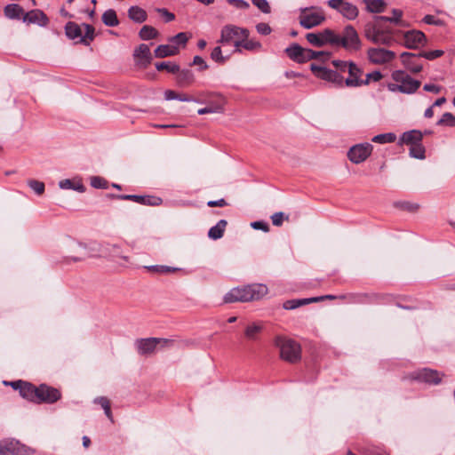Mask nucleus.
Wrapping results in <instances>:
<instances>
[{
  "mask_svg": "<svg viewBox=\"0 0 455 455\" xmlns=\"http://www.w3.org/2000/svg\"><path fill=\"white\" fill-rule=\"evenodd\" d=\"M0 445L4 446L5 451L12 455H28L32 451L30 448L14 439L2 440Z\"/></svg>",
  "mask_w": 455,
  "mask_h": 455,
  "instance_id": "nucleus-19",
  "label": "nucleus"
},
{
  "mask_svg": "<svg viewBox=\"0 0 455 455\" xmlns=\"http://www.w3.org/2000/svg\"><path fill=\"white\" fill-rule=\"evenodd\" d=\"M310 69L318 78L331 82L337 85H342L344 83L343 76H340L338 71L329 69L315 63L310 65Z\"/></svg>",
  "mask_w": 455,
  "mask_h": 455,
  "instance_id": "nucleus-13",
  "label": "nucleus"
},
{
  "mask_svg": "<svg viewBox=\"0 0 455 455\" xmlns=\"http://www.w3.org/2000/svg\"><path fill=\"white\" fill-rule=\"evenodd\" d=\"M102 22L108 27H116L119 24V20L116 16V12L108 9L102 14Z\"/></svg>",
  "mask_w": 455,
  "mask_h": 455,
  "instance_id": "nucleus-39",
  "label": "nucleus"
},
{
  "mask_svg": "<svg viewBox=\"0 0 455 455\" xmlns=\"http://www.w3.org/2000/svg\"><path fill=\"white\" fill-rule=\"evenodd\" d=\"M59 187L61 189H73L75 191L83 193L85 191V188L82 182L78 181L75 183L72 180L65 179L59 182Z\"/></svg>",
  "mask_w": 455,
  "mask_h": 455,
  "instance_id": "nucleus-36",
  "label": "nucleus"
},
{
  "mask_svg": "<svg viewBox=\"0 0 455 455\" xmlns=\"http://www.w3.org/2000/svg\"><path fill=\"white\" fill-rule=\"evenodd\" d=\"M267 287L262 283H253L230 290L224 296L226 303L247 302L257 300L267 295Z\"/></svg>",
  "mask_w": 455,
  "mask_h": 455,
  "instance_id": "nucleus-1",
  "label": "nucleus"
},
{
  "mask_svg": "<svg viewBox=\"0 0 455 455\" xmlns=\"http://www.w3.org/2000/svg\"><path fill=\"white\" fill-rule=\"evenodd\" d=\"M11 385L14 389H19L20 394L23 398L34 403H37L39 387H36L22 380L12 382Z\"/></svg>",
  "mask_w": 455,
  "mask_h": 455,
  "instance_id": "nucleus-16",
  "label": "nucleus"
},
{
  "mask_svg": "<svg viewBox=\"0 0 455 455\" xmlns=\"http://www.w3.org/2000/svg\"><path fill=\"white\" fill-rule=\"evenodd\" d=\"M442 376L443 374L437 371L423 368L421 370L411 372L410 374V379L420 382L437 385L441 382Z\"/></svg>",
  "mask_w": 455,
  "mask_h": 455,
  "instance_id": "nucleus-14",
  "label": "nucleus"
},
{
  "mask_svg": "<svg viewBox=\"0 0 455 455\" xmlns=\"http://www.w3.org/2000/svg\"><path fill=\"white\" fill-rule=\"evenodd\" d=\"M128 17L137 23H142L147 20L148 14L145 10L139 6H132L128 10Z\"/></svg>",
  "mask_w": 455,
  "mask_h": 455,
  "instance_id": "nucleus-33",
  "label": "nucleus"
},
{
  "mask_svg": "<svg viewBox=\"0 0 455 455\" xmlns=\"http://www.w3.org/2000/svg\"><path fill=\"white\" fill-rule=\"evenodd\" d=\"M443 54V51L442 50H434L429 52H421L419 53V57L425 58L427 60H432L441 57Z\"/></svg>",
  "mask_w": 455,
  "mask_h": 455,
  "instance_id": "nucleus-52",
  "label": "nucleus"
},
{
  "mask_svg": "<svg viewBox=\"0 0 455 455\" xmlns=\"http://www.w3.org/2000/svg\"><path fill=\"white\" fill-rule=\"evenodd\" d=\"M307 42L316 47H322L327 44L331 45L337 44L339 41V35L331 29H324L319 33H308L306 35Z\"/></svg>",
  "mask_w": 455,
  "mask_h": 455,
  "instance_id": "nucleus-9",
  "label": "nucleus"
},
{
  "mask_svg": "<svg viewBox=\"0 0 455 455\" xmlns=\"http://www.w3.org/2000/svg\"><path fill=\"white\" fill-rule=\"evenodd\" d=\"M261 331L262 326L260 324L251 323L245 328L244 336L250 340H257Z\"/></svg>",
  "mask_w": 455,
  "mask_h": 455,
  "instance_id": "nucleus-38",
  "label": "nucleus"
},
{
  "mask_svg": "<svg viewBox=\"0 0 455 455\" xmlns=\"http://www.w3.org/2000/svg\"><path fill=\"white\" fill-rule=\"evenodd\" d=\"M365 4V10L371 13H381L387 7L384 0H362Z\"/></svg>",
  "mask_w": 455,
  "mask_h": 455,
  "instance_id": "nucleus-30",
  "label": "nucleus"
},
{
  "mask_svg": "<svg viewBox=\"0 0 455 455\" xmlns=\"http://www.w3.org/2000/svg\"><path fill=\"white\" fill-rule=\"evenodd\" d=\"M392 14H393L392 17L377 16L376 20H377V21H389V22L398 24L403 16V12L399 9H393Z\"/></svg>",
  "mask_w": 455,
  "mask_h": 455,
  "instance_id": "nucleus-45",
  "label": "nucleus"
},
{
  "mask_svg": "<svg viewBox=\"0 0 455 455\" xmlns=\"http://www.w3.org/2000/svg\"><path fill=\"white\" fill-rule=\"evenodd\" d=\"M154 53L156 58L174 56L179 53V48L175 45L161 44L155 50Z\"/></svg>",
  "mask_w": 455,
  "mask_h": 455,
  "instance_id": "nucleus-31",
  "label": "nucleus"
},
{
  "mask_svg": "<svg viewBox=\"0 0 455 455\" xmlns=\"http://www.w3.org/2000/svg\"><path fill=\"white\" fill-rule=\"evenodd\" d=\"M72 249L75 252L74 255H70L68 258L72 259L73 261L82 260L86 256L85 247L80 243H72Z\"/></svg>",
  "mask_w": 455,
  "mask_h": 455,
  "instance_id": "nucleus-37",
  "label": "nucleus"
},
{
  "mask_svg": "<svg viewBox=\"0 0 455 455\" xmlns=\"http://www.w3.org/2000/svg\"><path fill=\"white\" fill-rule=\"evenodd\" d=\"M332 64L337 68V70L340 72H347L349 68L350 62L343 60H333Z\"/></svg>",
  "mask_w": 455,
  "mask_h": 455,
  "instance_id": "nucleus-58",
  "label": "nucleus"
},
{
  "mask_svg": "<svg viewBox=\"0 0 455 455\" xmlns=\"http://www.w3.org/2000/svg\"><path fill=\"white\" fill-rule=\"evenodd\" d=\"M373 146L371 143H360L351 147L347 152L348 159L354 164L364 162L371 154Z\"/></svg>",
  "mask_w": 455,
  "mask_h": 455,
  "instance_id": "nucleus-12",
  "label": "nucleus"
},
{
  "mask_svg": "<svg viewBox=\"0 0 455 455\" xmlns=\"http://www.w3.org/2000/svg\"><path fill=\"white\" fill-rule=\"evenodd\" d=\"M60 392L57 388L47 386L45 384H41L39 386L37 403H53L57 402L60 398Z\"/></svg>",
  "mask_w": 455,
  "mask_h": 455,
  "instance_id": "nucleus-18",
  "label": "nucleus"
},
{
  "mask_svg": "<svg viewBox=\"0 0 455 455\" xmlns=\"http://www.w3.org/2000/svg\"><path fill=\"white\" fill-rule=\"evenodd\" d=\"M336 45H342L349 51H356L360 48V39L353 26L347 25L345 27L343 35L342 36H339V41Z\"/></svg>",
  "mask_w": 455,
  "mask_h": 455,
  "instance_id": "nucleus-11",
  "label": "nucleus"
},
{
  "mask_svg": "<svg viewBox=\"0 0 455 455\" xmlns=\"http://www.w3.org/2000/svg\"><path fill=\"white\" fill-rule=\"evenodd\" d=\"M256 29H257L258 33L264 35V36L269 35L271 33L270 26L264 22L259 23L256 26Z\"/></svg>",
  "mask_w": 455,
  "mask_h": 455,
  "instance_id": "nucleus-59",
  "label": "nucleus"
},
{
  "mask_svg": "<svg viewBox=\"0 0 455 455\" xmlns=\"http://www.w3.org/2000/svg\"><path fill=\"white\" fill-rule=\"evenodd\" d=\"M410 156L416 159L425 158V148L421 143L411 145Z\"/></svg>",
  "mask_w": 455,
  "mask_h": 455,
  "instance_id": "nucleus-46",
  "label": "nucleus"
},
{
  "mask_svg": "<svg viewBox=\"0 0 455 455\" xmlns=\"http://www.w3.org/2000/svg\"><path fill=\"white\" fill-rule=\"evenodd\" d=\"M228 225L227 220H220L218 223L209 229L208 236L212 240L220 239L223 236L224 231Z\"/></svg>",
  "mask_w": 455,
  "mask_h": 455,
  "instance_id": "nucleus-34",
  "label": "nucleus"
},
{
  "mask_svg": "<svg viewBox=\"0 0 455 455\" xmlns=\"http://www.w3.org/2000/svg\"><path fill=\"white\" fill-rule=\"evenodd\" d=\"M133 56L135 59L140 60L143 66H147L151 62L152 56L149 46L145 44H140L134 51Z\"/></svg>",
  "mask_w": 455,
  "mask_h": 455,
  "instance_id": "nucleus-25",
  "label": "nucleus"
},
{
  "mask_svg": "<svg viewBox=\"0 0 455 455\" xmlns=\"http://www.w3.org/2000/svg\"><path fill=\"white\" fill-rule=\"evenodd\" d=\"M155 66L158 71L166 70L172 74H176L180 71V66L170 61L156 62Z\"/></svg>",
  "mask_w": 455,
  "mask_h": 455,
  "instance_id": "nucleus-42",
  "label": "nucleus"
},
{
  "mask_svg": "<svg viewBox=\"0 0 455 455\" xmlns=\"http://www.w3.org/2000/svg\"><path fill=\"white\" fill-rule=\"evenodd\" d=\"M251 3L263 13H270L271 7L267 0H251Z\"/></svg>",
  "mask_w": 455,
  "mask_h": 455,
  "instance_id": "nucleus-51",
  "label": "nucleus"
},
{
  "mask_svg": "<svg viewBox=\"0 0 455 455\" xmlns=\"http://www.w3.org/2000/svg\"><path fill=\"white\" fill-rule=\"evenodd\" d=\"M325 20V15L322 8L316 6L300 9L299 21L301 27L310 29L322 24Z\"/></svg>",
  "mask_w": 455,
  "mask_h": 455,
  "instance_id": "nucleus-5",
  "label": "nucleus"
},
{
  "mask_svg": "<svg viewBox=\"0 0 455 455\" xmlns=\"http://www.w3.org/2000/svg\"><path fill=\"white\" fill-rule=\"evenodd\" d=\"M419 55H415L411 52H403L401 59L403 65L412 73H419L422 70V65L417 62Z\"/></svg>",
  "mask_w": 455,
  "mask_h": 455,
  "instance_id": "nucleus-23",
  "label": "nucleus"
},
{
  "mask_svg": "<svg viewBox=\"0 0 455 455\" xmlns=\"http://www.w3.org/2000/svg\"><path fill=\"white\" fill-rule=\"evenodd\" d=\"M109 257L113 261L122 267H128L131 264L130 258L122 252L121 248L116 244H109L107 247Z\"/></svg>",
  "mask_w": 455,
  "mask_h": 455,
  "instance_id": "nucleus-21",
  "label": "nucleus"
},
{
  "mask_svg": "<svg viewBox=\"0 0 455 455\" xmlns=\"http://www.w3.org/2000/svg\"><path fill=\"white\" fill-rule=\"evenodd\" d=\"M174 340L161 338L139 339L135 341V347L138 353L141 355L153 354L157 347H170L173 346Z\"/></svg>",
  "mask_w": 455,
  "mask_h": 455,
  "instance_id": "nucleus-6",
  "label": "nucleus"
},
{
  "mask_svg": "<svg viewBox=\"0 0 455 455\" xmlns=\"http://www.w3.org/2000/svg\"><path fill=\"white\" fill-rule=\"evenodd\" d=\"M369 60L373 64H386L395 58V53L384 48H370L367 52Z\"/></svg>",
  "mask_w": 455,
  "mask_h": 455,
  "instance_id": "nucleus-15",
  "label": "nucleus"
},
{
  "mask_svg": "<svg viewBox=\"0 0 455 455\" xmlns=\"http://www.w3.org/2000/svg\"><path fill=\"white\" fill-rule=\"evenodd\" d=\"M250 32L247 28L237 27L235 25H225L220 30V38L218 41L222 44L233 43L236 48V42L249 37Z\"/></svg>",
  "mask_w": 455,
  "mask_h": 455,
  "instance_id": "nucleus-7",
  "label": "nucleus"
},
{
  "mask_svg": "<svg viewBox=\"0 0 455 455\" xmlns=\"http://www.w3.org/2000/svg\"><path fill=\"white\" fill-rule=\"evenodd\" d=\"M157 12L159 13H161L165 18V21L166 22H170V21H172V20H173L175 19L174 14L170 12H168L164 8H159V9H157Z\"/></svg>",
  "mask_w": 455,
  "mask_h": 455,
  "instance_id": "nucleus-64",
  "label": "nucleus"
},
{
  "mask_svg": "<svg viewBox=\"0 0 455 455\" xmlns=\"http://www.w3.org/2000/svg\"><path fill=\"white\" fill-rule=\"evenodd\" d=\"M91 186L95 188H107L108 182L101 177L93 176L91 178Z\"/></svg>",
  "mask_w": 455,
  "mask_h": 455,
  "instance_id": "nucleus-55",
  "label": "nucleus"
},
{
  "mask_svg": "<svg viewBox=\"0 0 455 455\" xmlns=\"http://www.w3.org/2000/svg\"><path fill=\"white\" fill-rule=\"evenodd\" d=\"M423 21L428 25L443 26L444 24L443 20L437 19L434 15L430 14L426 15L423 18Z\"/></svg>",
  "mask_w": 455,
  "mask_h": 455,
  "instance_id": "nucleus-57",
  "label": "nucleus"
},
{
  "mask_svg": "<svg viewBox=\"0 0 455 455\" xmlns=\"http://www.w3.org/2000/svg\"><path fill=\"white\" fill-rule=\"evenodd\" d=\"M4 15L12 20L20 19L24 15V10L19 4H7L4 9Z\"/></svg>",
  "mask_w": 455,
  "mask_h": 455,
  "instance_id": "nucleus-35",
  "label": "nucleus"
},
{
  "mask_svg": "<svg viewBox=\"0 0 455 455\" xmlns=\"http://www.w3.org/2000/svg\"><path fill=\"white\" fill-rule=\"evenodd\" d=\"M188 41L186 33L180 32L170 38V42L185 46Z\"/></svg>",
  "mask_w": 455,
  "mask_h": 455,
  "instance_id": "nucleus-54",
  "label": "nucleus"
},
{
  "mask_svg": "<svg viewBox=\"0 0 455 455\" xmlns=\"http://www.w3.org/2000/svg\"><path fill=\"white\" fill-rule=\"evenodd\" d=\"M393 42H394V38H393L392 30L388 28H385L381 25L374 43L384 44V45H390Z\"/></svg>",
  "mask_w": 455,
  "mask_h": 455,
  "instance_id": "nucleus-29",
  "label": "nucleus"
},
{
  "mask_svg": "<svg viewBox=\"0 0 455 455\" xmlns=\"http://www.w3.org/2000/svg\"><path fill=\"white\" fill-rule=\"evenodd\" d=\"M284 218L288 220V216H284V213L282 212H275L271 216V220L274 226L280 227L282 226Z\"/></svg>",
  "mask_w": 455,
  "mask_h": 455,
  "instance_id": "nucleus-56",
  "label": "nucleus"
},
{
  "mask_svg": "<svg viewBox=\"0 0 455 455\" xmlns=\"http://www.w3.org/2000/svg\"><path fill=\"white\" fill-rule=\"evenodd\" d=\"M211 58L215 61V62H218V63H224L226 62V60H228V57H224L222 55V51H221V48L220 46H216L212 53H211Z\"/></svg>",
  "mask_w": 455,
  "mask_h": 455,
  "instance_id": "nucleus-50",
  "label": "nucleus"
},
{
  "mask_svg": "<svg viewBox=\"0 0 455 455\" xmlns=\"http://www.w3.org/2000/svg\"><path fill=\"white\" fill-rule=\"evenodd\" d=\"M392 79L399 83L401 92L411 94L415 92L420 86V82L413 79L406 72L403 70H395L392 73Z\"/></svg>",
  "mask_w": 455,
  "mask_h": 455,
  "instance_id": "nucleus-10",
  "label": "nucleus"
},
{
  "mask_svg": "<svg viewBox=\"0 0 455 455\" xmlns=\"http://www.w3.org/2000/svg\"><path fill=\"white\" fill-rule=\"evenodd\" d=\"M228 4L235 5L237 9H247L249 4L244 0H226Z\"/></svg>",
  "mask_w": 455,
  "mask_h": 455,
  "instance_id": "nucleus-63",
  "label": "nucleus"
},
{
  "mask_svg": "<svg viewBox=\"0 0 455 455\" xmlns=\"http://www.w3.org/2000/svg\"><path fill=\"white\" fill-rule=\"evenodd\" d=\"M437 125L455 126V116L451 113L446 112L438 120Z\"/></svg>",
  "mask_w": 455,
  "mask_h": 455,
  "instance_id": "nucleus-48",
  "label": "nucleus"
},
{
  "mask_svg": "<svg viewBox=\"0 0 455 455\" xmlns=\"http://www.w3.org/2000/svg\"><path fill=\"white\" fill-rule=\"evenodd\" d=\"M287 56L297 63H305L311 60L328 59L329 53L316 52L301 47L298 44H292L285 49Z\"/></svg>",
  "mask_w": 455,
  "mask_h": 455,
  "instance_id": "nucleus-2",
  "label": "nucleus"
},
{
  "mask_svg": "<svg viewBox=\"0 0 455 455\" xmlns=\"http://www.w3.org/2000/svg\"><path fill=\"white\" fill-rule=\"evenodd\" d=\"M261 48V44L253 39H242L236 42V48H235L234 52H242V49H245L247 51H259Z\"/></svg>",
  "mask_w": 455,
  "mask_h": 455,
  "instance_id": "nucleus-27",
  "label": "nucleus"
},
{
  "mask_svg": "<svg viewBox=\"0 0 455 455\" xmlns=\"http://www.w3.org/2000/svg\"><path fill=\"white\" fill-rule=\"evenodd\" d=\"M426 36L419 30H411L404 34V44L407 48L417 49L426 44Z\"/></svg>",
  "mask_w": 455,
  "mask_h": 455,
  "instance_id": "nucleus-20",
  "label": "nucleus"
},
{
  "mask_svg": "<svg viewBox=\"0 0 455 455\" xmlns=\"http://www.w3.org/2000/svg\"><path fill=\"white\" fill-rule=\"evenodd\" d=\"M224 108L221 105H213L207 108H203L198 109L197 113L198 115H205V114H212V113H223Z\"/></svg>",
  "mask_w": 455,
  "mask_h": 455,
  "instance_id": "nucleus-49",
  "label": "nucleus"
},
{
  "mask_svg": "<svg viewBox=\"0 0 455 455\" xmlns=\"http://www.w3.org/2000/svg\"><path fill=\"white\" fill-rule=\"evenodd\" d=\"M275 344L280 349L282 359L289 363H296L300 360L301 347L295 340L283 337H276Z\"/></svg>",
  "mask_w": 455,
  "mask_h": 455,
  "instance_id": "nucleus-3",
  "label": "nucleus"
},
{
  "mask_svg": "<svg viewBox=\"0 0 455 455\" xmlns=\"http://www.w3.org/2000/svg\"><path fill=\"white\" fill-rule=\"evenodd\" d=\"M193 65L198 66L200 70H205L208 68V65L204 60L200 56H195L193 60Z\"/></svg>",
  "mask_w": 455,
  "mask_h": 455,
  "instance_id": "nucleus-62",
  "label": "nucleus"
},
{
  "mask_svg": "<svg viewBox=\"0 0 455 455\" xmlns=\"http://www.w3.org/2000/svg\"><path fill=\"white\" fill-rule=\"evenodd\" d=\"M349 76L345 80L348 87H358L368 84V81L362 79L363 70L354 62H350L349 68L347 71Z\"/></svg>",
  "mask_w": 455,
  "mask_h": 455,
  "instance_id": "nucleus-17",
  "label": "nucleus"
},
{
  "mask_svg": "<svg viewBox=\"0 0 455 455\" xmlns=\"http://www.w3.org/2000/svg\"><path fill=\"white\" fill-rule=\"evenodd\" d=\"M423 135L421 132L418 130H411L410 132H403L400 140L401 143H404L406 145H414L418 143H421Z\"/></svg>",
  "mask_w": 455,
  "mask_h": 455,
  "instance_id": "nucleus-28",
  "label": "nucleus"
},
{
  "mask_svg": "<svg viewBox=\"0 0 455 455\" xmlns=\"http://www.w3.org/2000/svg\"><path fill=\"white\" fill-rule=\"evenodd\" d=\"M323 297H313L308 299H290L283 303V308L292 310L301 306L322 300Z\"/></svg>",
  "mask_w": 455,
  "mask_h": 455,
  "instance_id": "nucleus-26",
  "label": "nucleus"
},
{
  "mask_svg": "<svg viewBox=\"0 0 455 455\" xmlns=\"http://www.w3.org/2000/svg\"><path fill=\"white\" fill-rule=\"evenodd\" d=\"M147 268L149 271L158 272V273H163V274H168V273L175 272L177 270V268H175V267H167V266H159V265L149 266V267H147Z\"/></svg>",
  "mask_w": 455,
  "mask_h": 455,
  "instance_id": "nucleus-53",
  "label": "nucleus"
},
{
  "mask_svg": "<svg viewBox=\"0 0 455 455\" xmlns=\"http://www.w3.org/2000/svg\"><path fill=\"white\" fill-rule=\"evenodd\" d=\"M327 4L348 20H354L359 15L357 6L347 0H328Z\"/></svg>",
  "mask_w": 455,
  "mask_h": 455,
  "instance_id": "nucleus-8",
  "label": "nucleus"
},
{
  "mask_svg": "<svg viewBox=\"0 0 455 455\" xmlns=\"http://www.w3.org/2000/svg\"><path fill=\"white\" fill-rule=\"evenodd\" d=\"M28 187L36 194L42 195L44 192V183L36 180H28Z\"/></svg>",
  "mask_w": 455,
  "mask_h": 455,
  "instance_id": "nucleus-47",
  "label": "nucleus"
},
{
  "mask_svg": "<svg viewBox=\"0 0 455 455\" xmlns=\"http://www.w3.org/2000/svg\"><path fill=\"white\" fill-rule=\"evenodd\" d=\"M251 227L257 230H262L267 232L269 230L268 224L264 221H254L251 223Z\"/></svg>",
  "mask_w": 455,
  "mask_h": 455,
  "instance_id": "nucleus-60",
  "label": "nucleus"
},
{
  "mask_svg": "<svg viewBox=\"0 0 455 455\" xmlns=\"http://www.w3.org/2000/svg\"><path fill=\"white\" fill-rule=\"evenodd\" d=\"M23 21L45 26L48 22V18L42 11L35 9L23 15Z\"/></svg>",
  "mask_w": 455,
  "mask_h": 455,
  "instance_id": "nucleus-24",
  "label": "nucleus"
},
{
  "mask_svg": "<svg viewBox=\"0 0 455 455\" xmlns=\"http://www.w3.org/2000/svg\"><path fill=\"white\" fill-rule=\"evenodd\" d=\"M82 26L84 28V32L78 24L69 21L65 26V33L69 39L77 40L78 43L88 45L94 38V28L85 23Z\"/></svg>",
  "mask_w": 455,
  "mask_h": 455,
  "instance_id": "nucleus-4",
  "label": "nucleus"
},
{
  "mask_svg": "<svg viewBox=\"0 0 455 455\" xmlns=\"http://www.w3.org/2000/svg\"><path fill=\"white\" fill-rule=\"evenodd\" d=\"M382 78V74L379 71H373L371 73H368L366 75V79H363V81H368V84L371 81L378 82Z\"/></svg>",
  "mask_w": 455,
  "mask_h": 455,
  "instance_id": "nucleus-61",
  "label": "nucleus"
},
{
  "mask_svg": "<svg viewBox=\"0 0 455 455\" xmlns=\"http://www.w3.org/2000/svg\"><path fill=\"white\" fill-rule=\"evenodd\" d=\"M119 198L123 199V200H131V201L141 204L152 205V206L160 205L163 202L160 197L149 196H138V195H124V196H119Z\"/></svg>",
  "mask_w": 455,
  "mask_h": 455,
  "instance_id": "nucleus-22",
  "label": "nucleus"
},
{
  "mask_svg": "<svg viewBox=\"0 0 455 455\" xmlns=\"http://www.w3.org/2000/svg\"><path fill=\"white\" fill-rule=\"evenodd\" d=\"M396 135L393 132L381 133L374 136L371 140L375 143L386 144L395 141Z\"/></svg>",
  "mask_w": 455,
  "mask_h": 455,
  "instance_id": "nucleus-43",
  "label": "nucleus"
},
{
  "mask_svg": "<svg viewBox=\"0 0 455 455\" xmlns=\"http://www.w3.org/2000/svg\"><path fill=\"white\" fill-rule=\"evenodd\" d=\"M380 22L381 21H377V20L375 19V22L373 24L367 25V27L365 28L366 38L371 40L373 43L377 37V35H378V32H379L380 27H381Z\"/></svg>",
  "mask_w": 455,
  "mask_h": 455,
  "instance_id": "nucleus-41",
  "label": "nucleus"
},
{
  "mask_svg": "<svg viewBox=\"0 0 455 455\" xmlns=\"http://www.w3.org/2000/svg\"><path fill=\"white\" fill-rule=\"evenodd\" d=\"M177 74V84L179 86L186 87L192 84L195 81V76L190 69H180Z\"/></svg>",
  "mask_w": 455,
  "mask_h": 455,
  "instance_id": "nucleus-32",
  "label": "nucleus"
},
{
  "mask_svg": "<svg viewBox=\"0 0 455 455\" xmlns=\"http://www.w3.org/2000/svg\"><path fill=\"white\" fill-rule=\"evenodd\" d=\"M94 403L100 404L103 408L106 416L111 421H113V416H112V412H111V409H110V403H109L108 399L105 396H100V397H97L94 399Z\"/></svg>",
  "mask_w": 455,
  "mask_h": 455,
  "instance_id": "nucleus-44",
  "label": "nucleus"
},
{
  "mask_svg": "<svg viewBox=\"0 0 455 455\" xmlns=\"http://www.w3.org/2000/svg\"><path fill=\"white\" fill-rule=\"evenodd\" d=\"M139 36L141 40H150L157 37L158 31L151 26L145 25L140 28Z\"/></svg>",
  "mask_w": 455,
  "mask_h": 455,
  "instance_id": "nucleus-40",
  "label": "nucleus"
}]
</instances>
